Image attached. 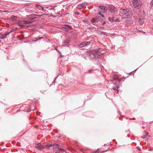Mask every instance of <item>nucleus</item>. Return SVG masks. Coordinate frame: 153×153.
Wrapping results in <instances>:
<instances>
[{
    "label": "nucleus",
    "instance_id": "1",
    "mask_svg": "<svg viewBox=\"0 0 153 153\" xmlns=\"http://www.w3.org/2000/svg\"><path fill=\"white\" fill-rule=\"evenodd\" d=\"M101 49L92 50L88 51L86 53V54L91 59L97 60L102 57L103 53L101 52Z\"/></svg>",
    "mask_w": 153,
    "mask_h": 153
},
{
    "label": "nucleus",
    "instance_id": "2",
    "mask_svg": "<svg viewBox=\"0 0 153 153\" xmlns=\"http://www.w3.org/2000/svg\"><path fill=\"white\" fill-rule=\"evenodd\" d=\"M120 10L122 11L120 12V15L122 16V17L124 19H129L131 17L132 13L131 12H128L126 9L121 8Z\"/></svg>",
    "mask_w": 153,
    "mask_h": 153
},
{
    "label": "nucleus",
    "instance_id": "3",
    "mask_svg": "<svg viewBox=\"0 0 153 153\" xmlns=\"http://www.w3.org/2000/svg\"><path fill=\"white\" fill-rule=\"evenodd\" d=\"M37 18L33 16L30 17L26 21H20L18 22V24L19 26L22 27L25 26V24H30L36 20Z\"/></svg>",
    "mask_w": 153,
    "mask_h": 153
},
{
    "label": "nucleus",
    "instance_id": "4",
    "mask_svg": "<svg viewBox=\"0 0 153 153\" xmlns=\"http://www.w3.org/2000/svg\"><path fill=\"white\" fill-rule=\"evenodd\" d=\"M132 2L134 8L139 9L141 7L142 3L140 0H133Z\"/></svg>",
    "mask_w": 153,
    "mask_h": 153
},
{
    "label": "nucleus",
    "instance_id": "5",
    "mask_svg": "<svg viewBox=\"0 0 153 153\" xmlns=\"http://www.w3.org/2000/svg\"><path fill=\"white\" fill-rule=\"evenodd\" d=\"M99 10L100 11V12H98V14L101 15L102 17H104L103 15L101 13H106L108 10L107 8L104 6H100L99 7Z\"/></svg>",
    "mask_w": 153,
    "mask_h": 153
},
{
    "label": "nucleus",
    "instance_id": "6",
    "mask_svg": "<svg viewBox=\"0 0 153 153\" xmlns=\"http://www.w3.org/2000/svg\"><path fill=\"white\" fill-rule=\"evenodd\" d=\"M108 10L112 14H117L118 11L117 8L112 5H110L109 6Z\"/></svg>",
    "mask_w": 153,
    "mask_h": 153
},
{
    "label": "nucleus",
    "instance_id": "7",
    "mask_svg": "<svg viewBox=\"0 0 153 153\" xmlns=\"http://www.w3.org/2000/svg\"><path fill=\"white\" fill-rule=\"evenodd\" d=\"M100 20V17L96 16L91 19V21L94 24V25H95V24L97 22L99 21Z\"/></svg>",
    "mask_w": 153,
    "mask_h": 153
},
{
    "label": "nucleus",
    "instance_id": "8",
    "mask_svg": "<svg viewBox=\"0 0 153 153\" xmlns=\"http://www.w3.org/2000/svg\"><path fill=\"white\" fill-rule=\"evenodd\" d=\"M90 42H82L79 45L78 47L79 48H82L85 46V45H86L90 44Z\"/></svg>",
    "mask_w": 153,
    "mask_h": 153
},
{
    "label": "nucleus",
    "instance_id": "9",
    "mask_svg": "<svg viewBox=\"0 0 153 153\" xmlns=\"http://www.w3.org/2000/svg\"><path fill=\"white\" fill-rule=\"evenodd\" d=\"M36 147L38 149L42 150L43 148H45L46 147L43 145H41L40 143H38L36 144Z\"/></svg>",
    "mask_w": 153,
    "mask_h": 153
},
{
    "label": "nucleus",
    "instance_id": "10",
    "mask_svg": "<svg viewBox=\"0 0 153 153\" xmlns=\"http://www.w3.org/2000/svg\"><path fill=\"white\" fill-rule=\"evenodd\" d=\"M108 20L111 23H113L114 22H119L120 21L119 18H117L115 19H113L111 17H109L108 18Z\"/></svg>",
    "mask_w": 153,
    "mask_h": 153
},
{
    "label": "nucleus",
    "instance_id": "11",
    "mask_svg": "<svg viewBox=\"0 0 153 153\" xmlns=\"http://www.w3.org/2000/svg\"><path fill=\"white\" fill-rule=\"evenodd\" d=\"M9 33H4L0 36V39H3L7 38V36L9 35Z\"/></svg>",
    "mask_w": 153,
    "mask_h": 153
},
{
    "label": "nucleus",
    "instance_id": "12",
    "mask_svg": "<svg viewBox=\"0 0 153 153\" xmlns=\"http://www.w3.org/2000/svg\"><path fill=\"white\" fill-rule=\"evenodd\" d=\"M85 4H79L78 5V7H77V8L79 10H80L81 8H83Z\"/></svg>",
    "mask_w": 153,
    "mask_h": 153
},
{
    "label": "nucleus",
    "instance_id": "13",
    "mask_svg": "<svg viewBox=\"0 0 153 153\" xmlns=\"http://www.w3.org/2000/svg\"><path fill=\"white\" fill-rule=\"evenodd\" d=\"M138 21L139 24L140 25H142L144 22V19H139Z\"/></svg>",
    "mask_w": 153,
    "mask_h": 153
},
{
    "label": "nucleus",
    "instance_id": "14",
    "mask_svg": "<svg viewBox=\"0 0 153 153\" xmlns=\"http://www.w3.org/2000/svg\"><path fill=\"white\" fill-rule=\"evenodd\" d=\"M70 41L69 40H67L64 41V44L65 45H69Z\"/></svg>",
    "mask_w": 153,
    "mask_h": 153
},
{
    "label": "nucleus",
    "instance_id": "15",
    "mask_svg": "<svg viewBox=\"0 0 153 153\" xmlns=\"http://www.w3.org/2000/svg\"><path fill=\"white\" fill-rule=\"evenodd\" d=\"M53 146V148H58V147H59V145H58V144H53L52 145H50L49 146V147H50V146Z\"/></svg>",
    "mask_w": 153,
    "mask_h": 153
},
{
    "label": "nucleus",
    "instance_id": "16",
    "mask_svg": "<svg viewBox=\"0 0 153 153\" xmlns=\"http://www.w3.org/2000/svg\"><path fill=\"white\" fill-rule=\"evenodd\" d=\"M43 38V37H39V38H34L35 40H34V41H35V42H36V41H38L39 40L42 39Z\"/></svg>",
    "mask_w": 153,
    "mask_h": 153
},
{
    "label": "nucleus",
    "instance_id": "17",
    "mask_svg": "<svg viewBox=\"0 0 153 153\" xmlns=\"http://www.w3.org/2000/svg\"><path fill=\"white\" fill-rule=\"evenodd\" d=\"M113 79L114 80H117L118 82L120 83V79H119V78L117 76H115L114 77Z\"/></svg>",
    "mask_w": 153,
    "mask_h": 153
},
{
    "label": "nucleus",
    "instance_id": "18",
    "mask_svg": "<svg viewBox=\"0 0 153 153\" xmlns=\"http://www.w3.org/2000/svg\"><path fill=\"white\" fill-rule=\"evenodd\" d=\"M11 17V19L13 20H16L17 18L16 16H12Z\"/></svg>",
    "mask_w": 153,
    "mask_h": 153
},
{
    "label": "nucleus",
    "instance_id": "19",
    "mask_svg": "<svg viewBox=\"0 0 153 153\" xmlns=\"http://www.w3.org/2000/svg\"><path fill=\"white\" fill-rule=\"evenodd\" d=\"M119 85H117L116 86V87H115V88H113V90H116L117 91H118V90H117V89L119 88Z\"/></svg>",
    "mask_w": 153,
    "mask_h": 153
},
{
    "label": "nucleus",
    "instance_id": "20",
    "mask_svg": "<svg viewBox=\"0 0 153 153\" xmlns=\"http://www.w3.org/2000/svg\"><path fill=\"white\" fill-rule=\"evenodd\" d=\"M62 30L65 31H66V32L68 31V29L65 27H62Z\"/></svg>",
    "mask_w": 153,
    "mask_h": 153
},
{
    "label": "nucleus",
    "instance_id": "21",
    "mask_svg": "<svg viewBox=\"0 0 153 153\" xmlns=\"http://www.w3.org/2000/svg\"><path fill=\"white\" fill-rule=\"evenodd\" d=\"M99 151H98V149H97L96 151H94L92 152V153H99Z\"/></svg>",
    "mask_w": 153,
    "mask_h": 153
},
{
    "label": "nucleus",
    "instance_id": "22",
    "mask_svg": "<svg viewBox=\"0 0 153 153\" xmlns=\"http://www.w3.org/2000/svg\"><path fill=\"white\" fill-rule=\"evenodd\" d=\"M66 25L68 27V28H69L70 29H71L72 28V27L71 26L69 25Z\"/></svg>",
    "mask_w": 153,
    "mask_h": 153
},
{
    "label": "nucleus",
    "instance_id": "23",
    "mask_svg": "<svg viewBox=\"0 0 153 153\" xmlns=\"http://www.w3.org/2000/svg\"><path fill=\"white\" fill-rule=\"evenodd\" d=\"M58 150H61V151H63L64 150L62 148H59V147H58Z\"/></svg>",
    "mask_w": 153,
    "mask_h": 153
},
{
    "label": "nucleus",
    "instance_id": "24",
    "mask_svg": "<svg viewBox=\"0 0 153 153\" xmlns=\"http://www.w3.org/2000/svg\"><path fill=\"white\" fill-rule=\"evenodd\" d=\"M105 23V22L104 21V22H103L102 23V25H104Z\"/></svg>",
    "mask_w": 153,
    "mask_h": 153
},
{
    "label": "nucleus",
    "instance_id": "25",
    "mask_svg": "<svg viewBox=\"0 0 153 153\" xmlns=\"http://www.w3.org/2000/svg\"><path fill=\"white\" fill-rule=\"evenodd\" d=\"M13 30H11L10 31V32H9L8 33H11V32H13Z\"/></svg>",
    "mask_w": 153,
    "mask_h": 153
},
{
    "label": "nucleus",
    "instance_id": "26",
    "mask_svg": "<svg viewBox=\"0 0 153 153\" xmlns=\"http://www.w3.org/2000/svg\"><path fill=\"white\" fill-rule=\"evenodd\" d=\"M91 71H92V70H91H91H89V73H91Z\"/></svg>",
    "mask_w": 153,
    "mask_h": 153
},
{
    "label": "nucleus",
    "instance_id": "27",
    "mask_svg": "<svg viewBox=\"0 0 153 153\" xmlns=\"http://www.w3.org/2000/svg\"><path fill=\"white\" fill-rule=\"evenodd\" d=\"M111 18H112V19H114V18H115V17H114V16H113V17H111Z\"/></svg>",
    "mask_w": 153,
    "mask_h": 153
},
{
    "label": "nucleus",
    "instance_id": "28",
    "mask_svg": "<svg viewBox=\"0 0 153 153\" xmlns=\"http://www.w3.org/2000/svg\"><path fill=\"white\" fill-rule=\"evenodd\" d=\"M42 8V10H43V7H42L40 6Z\"/></svg>",
    "mask_w": 153,
    "mask_h": 153
},
{
    "label": "nucleus",
    "instance_id": "29",
    "mask_svg": "<svg viewBox=\"0 0 153 153\" xmlns=\"http://www.w3.org/2000/svg\"><path fill=\"white\" fill-rule=\"evenodd\" d=\"M82 13H85V12L83 11H82Z\"/></svg>",
    "mask_w": 153,
    "mask_h": 153
},
{
    "label": "nucleus",
    "instance_id": "30",
    "mask_svg": "<svg viewBox=\"0 0 153 153\" xmlns=\"http://www.w3.org/2000/svg\"><path fill=\"white\" fill-rule=\"evenodd\" d=\"M76 14L79 15V12H77L76 13Z\"/></svg>",
    "mask_w": 153,
    "mask_h": 153
},
{
    "label": "nucleus",
    "instance_id": "31",
    "mask_svg": "<svg viewBox=\"0 0 153 153\" xmlns=\"http://www.w3.org/2000/svg\"><path fill=\"white\" fill-rule=\"evenodd\" d=\"M84 58L85 59H87L85 57H84Z\"/></svg>",
    "mask_w": 153,
    "mask_h": 153
},
{
    "label": "nucleus",
    "instance_id": "32",
    "mask_svg": "<svg viewBox=\"0 0 153 153\" xmlns=\"http://www.w3.org/2000/svg\"><path fill=\"white\" fill-rule=\"evenodd\" d=\"M135 118H133L132 119L133 120H135Z\"/></svg>",
    "mask_w": 153,
    "mask_h": 153
},
{
    "label": "nucleus",
    "instance_id": "33",
    "mask_svg": "<svg viewBox=\"0 0 153 153\" xmlns=\"http://www.w3.org/2000/svg\"><path fill=\"white\" fill-rule=\"evenodd\" d=\"M139 32H141V30H139Z\"/></svg>",
    "mask_w": 153,
    "mask_h": 153
},
{
    "label": "nucleus",
    "instance_id": "34",
    "mask_svg": "<svg viewBox=\"0 0 153 153\" xmlns=\"http://www.w3.org/2000/svg\"><path fill=\"white\" fill-rule=\"evenodd\" d=\"M75 142H76V143H77V141H75Z\"/></svg>",
    "mask_w": 153,
    "mask_h": 153
},
{
    "label": "nucleus",
    "instance_id": "35",
    "mask_svg": "<svg viewBox=\"0 0 153 153\" xmlns=\"http://www.w3.org/2000/svg\"><path fill=\"white\" fill-rule=\"evenodd\" d=\"M129 119H130V120L132 119L131 118H129Z\"/></svg>",
    "mask_w": 153,
    "mask_h": 153
},
{
    "label": "nucleus",
    "instance_id": "36",
    "mask_svg": "<svg viewBox=\"0 0 153 153\" xmlns=\"http://www.w3.org/2000/svg\"><path fill=\"white\" fill-rule=\"evenodd\" d=\"M1 41V40H0V42Z\"/></svg>",
    "mask_w": 153,
    "mask_h": 153
},
{
    "label": "nucleus",
    "instance_id": "37",
    "mask_svg": "<svg viewBox=\"0 0 153 153\" xmlns=\"http://www.w3.org/2000/svg\"><path fill=\"white\" fill-rule=\"evenodd\" d=\"M0 11H1L0 10Z\"/></svg>",
    "mask_w": 153,
    "mask_h": 153
}]
</instances>
